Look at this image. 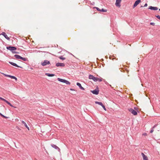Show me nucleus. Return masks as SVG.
Returning <instances> with one entry per match:
<instances>
[{"label": "nucleus", "instance_id": "f03ea898", "mask_svg": "<svg viewBox=\"0 0 160 160\" xmlns=\"http://www.w3.org/2000/svg\"><path fill=\"white\" fill-rule=\"evenodd\" d=\"M128 110L132 114H133L134 115H136L137 114V112L135 110H134L132 108L128 109Z\"/></svg>", "mask_w": 160, "mask_h": 160}, {"label": "nucleus", "instance_id": "2eb2a0df", "mask_svg": "<svg viewBox=\"0 0 160 160\" xmlns=\"http://www.w3.org/2000/svg\"><path fill=\"white\" fill-rule=\"evenodd\" d=\"M102 80H103V79L101 77H100L99 78H96L97 82L98 81V82H100L102 81Z\"/></svg>", "mask_w": 160, "mask_h": 160}, {"label": "nucleus", "instance_id": "2f4dec72", "mask_svg": "<svg viewBox=\"0 0 160 160\" xmlns=\"http://www.w3.org/2000/svg\"><path fill=\"white\" fill-rule=\"evenodd\" d=\"M151 25H152L153 26H154L155 25V23H151Z\"/></svg>", "mask_w": 160, "mask_h": 160}, {"label": "nucleus", "instance_id": "412c9836", "mask_svg": "<svg viewBox=\"0 0 160 160\" xmlns=\"http://www.w3.org/2000/svg\"><path fill=\"white\" fill-rule=\"evenodd\" d=\"M9 77L11 78L12 79H15L16 81H17V78L16 77H14V76H12L10 75Z\"/></svg>", "mask_w": 160, "mask_h": 160}, {"label": "nucleus", "instance_id": "4be33fe9", "mask_svg": "<svg viewBox=\"0 0 160 160\" xmlns=\"http://www.w3.org/2000/svg\"><path fill=\"white\" fill-rule=\"evenodd\" d=\"M20 59L22 60H23L24 61H26L27 60V58H23V57H21V58Z\"/></svg>", "mask_w": 160, "mask_h": 160}, {"label": "nucleus", "instance_id": "423d86ee", "mask_svg": "<svg viewBox=\"0 0 160 160\" xmlns=\"http://www.w3.org/2000/svg\"><path fill=\"white\" fill-rule=\"evenodd\" d=\"M121 1V0H116L115 3V5L116 6L118 7H120L121 6L120 3Z\"/></svg>", "mask_w": 160, "mask_h": 160}, {"label": "nucleus", "instance_id": "b1692460", "mask_svg": "<svg viewBox=\"0 0 160 160\" xmlns=\"http://www.w3.org/2000/svg\"><path fill=\"white\" fill-rule=\"evenodd\" d=\"M101 11L103 12H106L107 11V10L106 9H104L102 8L101 9Z\"/></svg>", "mask_w": 160, "mask_h": 160}, {"label": "nucleus", "instance_id": "dca6fc26", "mask_svg": "<svg viewBox=\"0 0 160 160\" xmlns=\"http://www.w3.org/2000/svg\"><path fill=\"white\" fill-rule=\"evenodd\" d=\"M158 9V8L156 7H153L151 6V10H157Z\"/></svg>", "mask_w": 160, "mask_h": 160}, {"label": "nucleus", "instance_id": "a878e982", "mask_svg": "<svg viewBox=\"0 0 160 160\" xmlns=\"http://www.w3.org/2000/svg\"><path fill=\"white\" fill-rule=\"evenodd\" d=\"M59 58L62 60H64L65 59V58H63L62 56L60 57Z\"/></svg>", "mask_w": 160, "mask_h": 160}, {"label": "nucleus", "instance_id": "4c0bfd02", "mask_svg": "<svg viewBox=\"0 0 160 160\" xmlns=\"http://www.w3.org/2000/svg\"><path fill=\"white\" fill-rule=\"evenodd\" d=\"M159 10L160 11V8L159 9Z\"/></svg>", "mask_w": 160, "mask_h": 160}, {"label": "nucleus", "instance_id": "72a5a7b5", "mask_svg": "<svg viewBox=\"0 0 160 160\" xmlns=\"http://www.w3.org/2000/svg\"><path fill=\"white\" fill-rule=\"evenodd\" d=\"M147 6V3L145 4L144 5V7H146Z\"/></svg>", "mask_w": 160, "mask_h": 160}, {"label": "nucleus", "instance_id": "f8f14e48", "mask_svg": "<svg viewBox=\"0 0 160 160\" xmlns=\"http://www.w3.org/2000/svg\"><path fill=\"white\" fill-rule=\"evenodd\" d=\"M142 155L143 160H148L147 157L143 153H142Z\"/></svg>", "mask_w": 160, "mask_h": 160}, {"label": "nucleus", "instance_id": "9d476101", "mask_svg": "<svg viewBox=\"0 0 160 160\" xmlns=\"http://www.w3.org/2000/svg\"><path fill=\"white\" fill-rule=\"evenodd\" d=\"M1 34L7 40H10V38L8 37L7 35L5 32H2Z\"/></svg>", "mask_w": 160, "mask_h": 160}, {"label": "nucleus", "instance_id": "473e14b6", "mask_svg": "<svg viewBox=\"0 0 160 160\" xmlns=\"http://www.w3.org/2000/svg\"><path fill=\"white\" fill-rule=\"evenodd\" d=\"M26 127L28 129V130H29L30 129H29V128L28 127V126H27Z\"/></svg>", "mask_w": 160, "mask_h": 160}, {"label": "nucleus", "instance_id": "20e7f679", "mask_svg": "<svg viewBox=\"0 0 160 160\" xmlns=\"http://www.w3.org/2000/svg\"><path fill=\"white\" fill-rule=\"evenodd\" d=\"M49 64H50V62L47 60H44L43 62H42L41 63V65L43 66H44Z\"/></svg>", "mask_w": 160, "mask_h": 160}, {"label": "nucleus", "instance_id": "f704fd0d", "mask_svg": "<svg viewBox=\"0 0 160 160\" xmlns=\"http://www.w3.org/2000/svg\"><path fill=\"white\" fill-rule=\"evenodd\" d=\"M147 134V133H144L143 134V135H146Z\"/></svg>", "mask_w": 160, "mask_h": 160}, {"label": "nucleus", "instance_id": "bb28decb", "mask_svg": "<svg viewBox=\"0 0 160 160\" xmlns=\"http://www.w3.org/2000/svg\"><path fill=\"white\" fill-rule=\"evenodd\" d=\"M156 17L159 20H160V16L159 15L156 16Z\"/></svg>", "mask_w": 160, "mask_h": 160}, {"label": "nucleus", "instance_id": "0eeeda50", "mask_svg": "<svg viewBox=\"0 0 160 160\" xmlns=\"http://www.w3.org/2000/svg\"><path fill=\"white\" fill-rule=\"evenodd\" d=\"M97 77H94L92 75H90L89 76V78L90 79L93 80L95 82H97Z\"/></svg>", "mask_w": 160, "mask_h": 160}, {"label": "nucleus", "instance_id": "393cba45", "mask_svg": "<svg viewBox=\"0 0 160 160\" xmlns=\"http://www.w3.org/2000/svg\"><path fill=\"white\" fill-rule=\"evenodd\" d=\"M0 115L2 117L5 118H7V117L4 116L1 113H0Z\"/></svg>", "mask_w": 160, "mask_h": 160}, {"label": "nucleus", "instance_id": "6ab92c4d", "mask_svg": "<svg viewBox=\"0 0 160 160\" xmlns=\"http://www.w3.org/2000/svg\"><path fill=\"white\" fill-rule=\"evenodd\" d=\"M51 146H52V147L53 148H55L56 149H59V148H58V147L57 146H56L55 145H54V144H52L51 145Z\"/></svg>", "mask_w": 160, "mask_h": 160}, {"label": "nucleus", "instance_id": "1a4fd4ad", "mask_svg": "<svg viewBox=\"0 0 160 160\" xmlns=\"http://www.w3.org/2000/svg\"><path fill=\"white\" fill-rule=\"evenodd\" d=\"M141 2V0H138L136 1L133 6V8L136 7L137 5Z\"/></svg>", "mask_w": 160, "mask_h": 160}, {"label": "nucleus", "instance_id": "6e6552de", "mask_svg": "<svg viewBox=\"0 0 160 160\" xmlns=\"http://www.w3.org/2000/svg\"><path fill=\"white\" fill-rule=\"evenodd\" d=\"M99 91L98 89H95V90L91 91V92L95 95H98L99 93Z\"/></svg>", "mask_w": 160, "mask_h": 160}, {"label": "nucleus", "instance_id": "cd10ccee", "mask_svg": "<svg viewBox=\"0 0 160 160\" xmlns=\"http://www.w3.org/2000/svg\"><path fill=\"white\" fill-rule=\"evenodd\" d=\"M156 126V125H155L154 126V127L153 128V129L154 127H155ZM153 129H152V130H151V131H150V132L151 133H152V132H153Z\"/></svg>", "mask_w": 160, "mask_h": 160}, {"label": "nucleus", "instance_id": "f257e3e1", "mask_svg": "<svg viewBox=\"0 0 160 160\" xmlns=\"http://www.w3.org/2000/svg\"><path fill=\"white\" fill-rule=\"evenodd\" d=\"M58 80L60 82L65 83L67 85H70V83L68 81L65 79L58 78Z\"/></svg>", "mask_w": 160, "mask_h": 160}, {"label": "nucleus", "instance_id": "4468645a", "mask_svg": "<svg viewBox=\"0 0 160 160\" xmlns=\"http://www.w3.org/2000/svg\"><path fill=\"white\" fill-rule=\"evenodd\" d=\"M56 66L57 67L62 66L63 67L64 66V64L63 63H58L56 64Z\"/></svg>", "mask_w": 160, "mask_h": 160}, {"label": "nucleus", "instance_id": "7ed1b4c3", "mask_svg": "<svg viewBox=\"0 0 160 160\" xmlns=\"http://www.w3.org/2000/svg\"><path fill=\"white\" fill-rule=\"evenodd\" d=\"M0 99L4 101L5 102H6L10 106L14 107V108H16V107H14L13 105H12L9 102H8V101L6 100L5 99L0 97Z\"/></svg>", "mask_w": 160, "mask_h": 160}, {"label": "nucleus", "instance_id": "7c9ffc66", "mask_svg": "<svg viewBox=\"0 0 160 160\" xmlns=\"http://www.w3.org/2000/svg\"><path fill=\"white\" fill-rule=\"evenodd\" d=\"M96 8L98 11H101V9H100L99 8L97 7H96Z\"/></svg>", "mask_w": 160, "mask_h": 160}, {"label": "nucleus", "instance_id": "c85d7f7f", "mask_svg": "<svg viewBox=\"0 0 160 160\" xmlns=\"http://www.w3.org/2000/svg\"><path fill=\"white\" fill-rule=\"evenodd\" d=\"M102 107L105 110V111L106 110V108L104 105H103V106H102Z\"/></svg>", "mask_w": 160, "mask_h": 160}, {"label": "nucleus", "instance_id": "ddd939ff", "mask_svg": "<svg viewBox=\"0 0 160 160\" xmlns=\"http://www.w3.org/2000/svg\"><path fill=\"white\" fill-rule=\"evenodd\" d=\"M77 85L78 86L81 90H85L84 88L82 86L80 83L79 82H77Z\"/></svg>", "mask_w": 160, "mask_h": 160}, {"label": "nucleus", "instance_id": "5701e85b", "mask_svg": "<svg viewBox=\"0 0 160 160\" xmlns=\"http://www.w3.org/2000/svg\"><path fill=\"white\" fill-rule=\"evenodd\" d=\"M21 122L22 123H23V124H24V125L25 127L27 126H28L27 125V124L24 121H22Z\"/></svg>", "mask_w": 160, "mask_h": 160}, {"label": "nucleus", "instance_id": "f3484780", "mask_svg": "<svg viewBox=\"0 0 160 160\" xmlns=\"http://www.w3.org/2000/svg\"><path fill=\"white\" fill-rule=\"evenodd\" d=\"M14 56L17 59H21V57L18 55L16 54Z\"/></svg>", "mask_w": 160, "mask_h": 160}, {"label": "nucleus", "instance_id": "c756f323", "mask_svg": "<svg viewBox=\"0 0 160 160\" xmlns=\"http://www.w3.org/2000/svg\"><path fill=\"white\" fill-rule=\"evenodd\" d=\"M3 74L4 75V76H5L7 77H9L10 75H7V74Z\"/></svg>", "mask_w": 160, "mask_h": 160}, {"label": "nucleus", "instance_id": "39448f33", "mask_svg": "<svg viewBox=\"0 0 160 160\" xmlns=\"http://www.w3.org/2000/svg\"><path fill=\"white\" fill-rule=\"evenodd\" d=\"M7 48L11 51H13L16 50V48L14 47L9 46L7 47Z\"/></svg>", "mask_w": 160, "mask_h": 160}, {"label": "nucleus", "instance_id": "e433bc0d", "mask_svg": "<svg viewBox=\"0 0 160 160\" xmlns=\"http://www.w3.org/2000/svg\"><path fill=\"white\" fill-rule=\"evenodd\" d=\"M148 9H150V7L148 8Z\"/></svg>", "mask_w": 160, "mask_h": 160}, {"label": "nucleus", "instance_id": "a211bd4d", "mask_svg": "<svg viewBox=\"0 0 160 160\" xmlns=\"http://www.w3.org/2000/svg\"><path fill=\"white\" fill-rule=\"evenodd\" d=\"M95 103L96 104H98L101 106H103V104H102V103L101 102H97V101H96L95 102Z\"/></svg>", "mask_w": 160, "mask_h": 160}, {"label": "nucleus", "instance_id": "aec40b11", "mask_svg": "<svg viewBox=\"0 0 160 160\" xmlns=\"http://www.w3.org/2000/svg\"><path fill=\"white\" fill-rule=\"evenodd\" d=\"M46 75L48 77H53L54 76V74H50L49 73H46Z\"/></svg>", "mask_w": 160, "mask_h": 160}, {"label": "nucleus", "instance_id": "c9c22d12", "mask_svg": "<svg viewBox=\"0 0 160 160\" xmlns=\"http://www.w3.org/2000/svg\"><path fill=\"white\" fill-rule=\"evenodd\" d=\"M70 90H72H72H73V89H70Z\"/></svg>", "mask_w": 160, "mask_h": 160}, {"label": "nucleus", "instance_id": "9b49d317", "mask_svg": "<svg viewBox=\"0 0 160 160\" xmlns=\"http://www.w3.org/2000/svg\"><path fill=\"white\" fill-rule=\"evenodd\" d=\"M9 62V63H10L12 65H13V66H16V67H18V68H22V67H21L20 66H18L16 64V63H14V62Z\"/></svg>", "mask_w": 160, "mask_h": 160}]
</instances>
